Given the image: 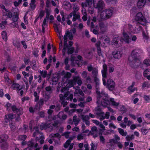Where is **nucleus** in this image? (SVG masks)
<instances>
[{"mask_svg": "<svg viewBox=\"0 0 150 150\" xmlns=\"http://www.w3.org/2000/svg\"><path fill=\"white\" fill-rule=\"evenodd\" d=\"M135 84V83L134 82H132V85L127 88V92L128 93L131 94L137 90L136 87L133 88Z\"/></svg>", "mask_w": 150, "mask_h": 150, "instance_id": "obj_18", "label": "nucleus"}, {"mask_svg": "<svg viewBox=\"0 0 150 150\" xmlns=\"http://www.w3.org/2000/svg\"><path fill=\"white\" fill-rule=\"evenodd\" d=\"M1 34L3 39L5 41H7V37L6 32L5 31H3L2 32Z\"/></svg>", "mask_w": 150, "mask_h": 150, "instance_id": "obj_36", "label": "nucleus"}, {"mask_svg": "<svg viewBox=\"0 0 150 150\" xmlns=\"http://www.w3.org/2000/svg\"><path fill=\"white\" fill-rule=\"evenodd\" d=\"M54 28L55 31L56 32L58 33V34L59 35V37L60 39L62 37V35L61 34L60 31L57 25H55L54 26Z\"/></svg>", "mask_w": 150, "mask_h": 150, "instance_id": "obj_32", "label": "nucleus"}, {"mask_svg": "<svg viewBox=\"0 0 150 150\" xmlns=\"http://www.w3.org/2000/svg\"><path fill=\"white\" fill-rule=\"evenodd\" d=\"M95 81L96 82V91L97 95V103L99 104L100 103L101 101L102 100V98H101L102 96H105L106 95L104 94L103 93H100L99 91V81Z\"/></svg>", "mask_w": 150, "mask_h": 150, "instance_id": "obj_9", "label": "nucleus"}, {"mask_svg": "<svg viewBox=\"0 0 150 150\" xmlns=\"http://www.w3.org/2000/svg\"><path fill=\"white\" fill-rule=\"evenodd\" d=\"M63 6L64 8L67 10H70L72 7L71 3L67 1H65L63 2Z\"/></svg>", "mask_w": 150, "mask_h": 150, "instance_id": "obj_19", "label": "nucleus"}, {"mask_svg": "<svg viewBox=\"0 0 150 150\" xmlns=\"http://www.w3.org/2000/svg\"><path fill=\"white\" fill-rule=\"evenodd\" d=\"M109 127L110 128H113L115 129L116 128V127L112 123H111L109 125Z\"/></svg>", "mask_w": 150, "mask_h": 150, "instance_id": "obj_61", "label": "nucleus"}, {"mask_svg": "<svg viewBox=\"0 0 150 150\" xmlns=\"http://www.w3.org/2000/svg\"><path fill=\"white\" fill-rule=\"evenodd\" d=\"M74 50V48L73 47H71L68 48V54H72Z\"/></svg>", "mask_w": 150, "mask_h": 150, "instance_id": "obj_47", "label": "nucleus"}, {"mask_svg": "<svg viewBox=\"0 0 150 150\" xmlns=\"http://www.w3.org/2000/svg\"><path fill=\"white\" fill-rule=\"evenodd\" d=\"M3 136L0 137V142L2 143L1 145V148L5 150L7 148L8 146L7 143L5 141V140L6 139V138L5 139H3Z\"/></svg>", "mask_w": 150, "mask_h": 150, "instance_id": "obj_16", "label": "nucleus"}, {"mask_svg": "<svg viewBox=\"0 0 150 150\" xmlns=\"http://www.w3.org/2000/svg\"><path fill=\"white\" fill-rule=\"evenodd\" d=\"M11 87L13 89H16L18 91L21 90L23 88L22 86H20L19 84L17 83H13L11 85Z\"/></svg>", "mask_w": 150, "mask_h": 150, "instance_id": "obj_21", "label": "nucleus"}, {"mask_svg": "<svg viewBox=\"0 0 150 150\" xmlns=\"http://www.w3.org/2000/svg\"><path fill=\"white\" fill-rule=\"evenodd\" d=\"M78 93L79 94L82 96H83L84 95L83 93L82 92V91L80 89L77 90L75 91V94Z\"/></svg>", "mask_w": 150, "mask_h": 150, "instance_id": "obj_54", "label": "nucleus"}, {"mask_svg": "<svg viewBox=\"0 0 150 150\" xmlns=\"http://www.w3.org/2000/svg\"><path fill=\"white\" fill-rule=\"evenodd\" d=\"M144 100L147 102H149L150 100V96L146 95H144Z\"/></svg>", "mask_w": 150, "mask_h": 150, "instance_id": "obj_53", "label": "nucleus"}, {"mask_svg": "<svg viewBox=\"0 0 150 150\" xmlns=\"http://www.w3.org/2000/svg\"><path fill=\"white\" fill-rule=\"evenodd\" d=\"M38 72L42 75L43 77L45 78L46 77L47 74L46 71H41L39 70Z\"/></svg>", "mask_w": 150, "mask_h": 150, "instance_id": "obj_39", "label": "nucleus"}, {"mask_svg": "<svg viewBox=\"0 0 150 150\" xmlns=\"http://www.w3.org/2000/svg\"><path fill=\"white\" fill-rule=\"evenodd\" d=\"M49 137L50 138L57 137L59 138L60 137V136L58 133H56V134L52 133L50 135Z\"/></svg>", "mask_w": 150, "mask_h": 150, "instance_id": "obj_37", "label": "nucleus"}, {"mask_svg": "<svg viewBox=\"0 0 150 150\" xmlns=\"http://www.w3.org/2000/svg\"><path fill=\"white\" fill-rule=\"evenodd\" d=\"M61 74L64 75V77L65 78H69L71 76V74L69 72H66L65 73L64 71L63 70L61 72Z\"/></svg>", "mask_w": 150, "mask_h": 150, "instance_id": "obj_25", "label": "nucleus"}, {"mask_svg": "<svg viewBox=\"0 0 150 150\" xmlns=\"http://www.w3.org/2000/svg\"><path fill=\"white\" fill-rule=\"evenodd\" d=\"M27 136L25 135H20L18 136V139L21 140V141H24L26 138Z\"/></svg>", "mask_w": 150, "mask_h": 150, "instance_id": "obj_51", "label": "nucleus"}, {"mask_svg": "<svg viewBox=\"0 0 150 150\" xmlns=\"http://www.w3.org/2000/svg\"><path fill=\"white\" fill-rule=\"evenodd\" d=\"M5 107L8 110H10L11 108L12 111L16 113L18 115H20L23 114V111L22 109L21 108H18L15 105L11 106V104L7 103L5 105Z\"/></svg>", "mask_w": 150, "mask_h": 150, "instance_id": "obj_8", "label": "nucleus"}, {"mask_svg": "<svg viewBox=\"0 0 150 150\" xmlns=\"http://www.w3.org/2000/svg\"><path fill=\"white\" fill-rule=\"evenodd\" d=\"M135 19L136 20L140 22H146L145 18L143 16L142 13L141 12L138 13L137 14L135 17Z\"/></svg>", "mask_w": 150, "mask_h": 150, "instance_id": "obj_15", "label": "nucleus"}, {"mask_svg": "<svg viewBox=\"0 0 150 150\" xmlns=\"http://www.w3.org/2000/svg\"><path fill=\"white\" fill-rule=\"evenodd\" d=\"M138 49H136L132 50L131 55L128 58V62L130 64L134 63L136 61L139 60L138 57L139 56Z\"/></svg>", "mask_w": 150, "mask_h": 150, "instance_id": "obj_6", "label": "nucleus"}, {"mask_svg": "<svg viewBox=\"0 0 150 150\" xmlns=\"http://www.w3.org/2000/svg\"><path fill=\"white\" fill-rule=\"evenodd\" d=\"M13 118V115L12 114H9L6 115L5 121L7 122L9 120Z\"/></svg>", "mask_w": 150, "mask_h": 150, "instance_id": "obj_28", "label": "nucleus"}, {"mask_svg": "<svg viewBox=\"0 0 150 150\" xmlns=\"http://www.w3.org/2000/svg\"><path fill=\"white\" fill-rule=\"evenodd\" d=\"M93 6L98 9L99 11H101L105 6L104 3L102 0H86L85 2L81 3V6L83 8L88 7V12L90 14H93L94 11V9L92 8Z\"/></svg>", "mask_w": 150, "mask_h": 150, "instance_id": "obj_1", "label": "nucleus"}, {"mask_svg": "<svg viewBox=\"0 0 150 150\" xmlns=\"http://www.w3.org/2000/svg\"><path fill=\"white\" fill-rule=\"evenodd\" d=\"M113 11L110 9H107L104 10L101 12H99L98 16L100 19L106 20L110 18L112 15Z\"/></svg>", "mask_w": 150, "mask_h": 150, "instance_id": "obj_4", "label": "nucleus"}, {"mask_svg": "<svg viewBox=\"0 0 150 150\" xmlns=\"http://www.w3.org/2000/svg\"><path fill=\"white\" fill-rule=\"evenodd\" d=\"M124 39L122 40L126 43H129V38L126 33L124 32L123 33Z\"/></svg>", "mask_w": 150, "mask_h": 150, "instance_id": "obj_22", "label": "nucleus"}, {"mask_svg": "<svg viewBox=\"0 0 150 150\" xmlns=\"http://www.w3.org/2000/svg\"><path fill=\"white\" fill-rule=\"evenodd\" d=\"M88 69L89 71H92L93 77L94 78V81H99V79L98 78V70L96 68H93L91 65L88 66Z\"/></svg>", "mask_w": 150, "mask_h": 150, "instance_id": "obj_10", "label": "nucleus"}, {"mask_svg": "<svg viewBox=\"0 0 150 150\" xmlns=\"http://www.w3.org/2000/svg\"><path fill=\"white\" fill-rule=\"evenodd\" d=\"M102 40V38H100L98 41H97L95 44V46L97 48H100L101 44V41Z\"/></svg>", "mask_w": 150, "mask_h": 150, "instance_id": "obj_44", "label": "nucleus"}, {"mask_svg": "<svg viewBox=\"0 0 150 150\" xmlns=\"http://www.w3.org/2000/svg\"><path fill=\"white\" fill-rule=\"evenodd\" d=\"M45 12L43 10H41L40 11V14L39 16H38L37 18H40L41 19V18L43 17L44 15Z\"/></svg>", "mask_w": 150, "mask_h": 150, "instance_id": "obj_49", "label": "nucleus"}, {"mask_svg": "<svg viewBox=\"0 0 150 150\" xmlns=\"http://www.w3.org/2000/svg\"><path fill=\"white\" fill-rule=\"evenodd\" d=\"M101 114H102V115L99 118V119L100 121H102L103 120L106 119L105 115H104V112H101Z\"/></svg>", "mask_w": 150, "mask_h": 150, "instance_id": "obj_58", "label": "nucleus"}, {"mask_svg": "<svg viewBox=\"0 0 150 150\" xmlns=\"http://www.w3.org/2000/svg\"><path fill=\"white\" fill-rule=\"evenodd\" d=\"M129 28L130 30L134 33H138L141 29V28L138 25H132L131 24H128Z\"/></svg>", "mask_w": 150, "mask_h": 150, "instance_id": "obj_13", "label": "nucleus"}, {"mask_svg": "<svg viewBox=\"0 0 150 150\" xmlns=\"http://www.w3.org/2000/svg\"><path fill=\"white\" fill-rule=\"evenodd\" d=\"M145 0H139L137 6L139 8H142L144 5Z\"/></svg>", "mask_w": 150, "mask_h": 150, "instance_id": "obj_23", "label": "nucleus"}, {"mask_svg": "<svg viewBox=\"0 0 150 150\" xmlns=\"http://www.w3.org/2000/svg\"><path fill=\"white\" fill-rule=\"evenodd\" d=\"M53 146H51L48 149V147L46 145H45L43 147V150H53Z\"/></svg>", "mask_w": 150, "mask_h": 150, "instance_id": "obj_45", "label": "nucleus"}, {"mask_svg": "<svg viewBox=\"0 0 150 150\" xmlns=\"http://www.w3.org/2000/svg\"><path fill=\"white\" fill-rule=\"evenodd\" d=\"M99 25L101 32L104 33L107 30L106 25H105L103 23L100 22L99 23Z\"/></svg>", "mask_w": 150, "mask_h": 150, "instance_id": "obj_20", "label": "nucleus"}, {"mask_svg": "<svg viewBox=\"0 0 150 150\" xmlns=\"http://www.w3.org/2000/svg\"><path fill=\"white\" fill-rule=\"evenodd\" d=\"M123 41L122 39L120 37H115L112 41V45L117 47H118L122 45Z\"/></svg>", "mask_w": 150, "mask_h": 150, "instance_id": "obj_12", "label": "nucleus"}, {"mask_svg": "<svg viewBox=\"0 0 150 150\" xmlns=\"http://www.w3.org/2000/svg\"><path fill=\"white\" fill-rule=\"evenodd\" d=\"M46 11L47 13L46 18H48L51 12V11L50 9H47L46 10Z\"/></svg>", "mask_w": 150, "mask_h": 150, "instance_id": "obj_62", "label": "nucleus"}, {"mask_svg": "<svg viewBox=\"0 0 150 150\" xmlns=\"http://www.w3.org/2000/svg\"><path fill=\"white\" fill-rule=\"evenodd\" d=\"M58 123L59 122L57 121L54 122L53 124L50 123L49 122H48L46 123H42L40 125V129L41 130H43V129H46L47 128L50 127H52V126L56 127L57 126Z\"/></svg>", "mask_w": 150, "mask_h": 150, "instance_id": "obj_11", "label": "nucleus"}, {"mask_svg": "<svg viewBox=\"0 0 150 150\" xmlns=\"http://www.w3.org/2000/svg\"><path fill=\"white\" fill-rule=\"evenodd\" d=\"M33 135L34 137H36V139L37 140L41 139L40 143L41 144H42L44 143V137L43 135H42L38 130H36V132L34 133Z\"/></svg>", "mask_w": 150, "mask_h": 150, "instance_id": "obj_14", "label": "nucleus"}, {"mask_svg": "<svg viewBox=\"0 0 150 150\" xmlns=\"http://www.w3.org/2000/svg\"><path fill=\"white\" fill-rule=\"evenodd\" d=\"M77 83L79 86H81L82 84V81L81 78L79 75L78 76H73L72 79L69 80V81L68 86L69 87H71L74 86Z\"/></svg>", "mask_w": 150, "mask_h": 150, "instance_id": "obj_5", "label": "nucleus"}, {"mask_svg": "<svg viewBox=\"0 0 150 150\" xmlns=\"http://www.w3.org/2000/svg\"><path fill=\"white\" fill-rule=\"evenodd\" d=\"M18 15L17 14L14 15L12 18L13 21L15 22H18Z\"/></svg>", "mask_w": 150, "mask_h": 150, "instance_id": "obj_43", "label": "nucleus"}, {"mask_svg": "<svg viewBox=\"0 0 150 150\" xmlns=\"http://www.w3.org/2000/svg\"><path fill=\"white\" fill-rule=\"evenodd\" d=\"M73 95L72 94H70L69 92V94H68V96L67 97V98H66V99L68 100H71L73 98Z\"/></svg>", "mask_w": 150, "mask_h": 150, "instance_id": "obj_57", "label": "nucleus"}, {"mask_svg": "<svg viewBox=\"0 0 150 150\" xmlns=\"http://www.w3.org/2000/svg\"><path fill=\"white\" fill-rule=\"evenodd\" d=\"M117 130L120 134L122 136H125L127 135V132H124V130L121 128H118Z\"/></svg>", "mask_w": 150, "mask_h": 150, "instance_id": "obj_31", "label": "nucleus"}, {"mask_svg": "<svg viewBox=\"0 0 150 150\" xmlns=\"http://www.w3.org/2000/svg\"><path fill=\"white\" fill-rule=\"evenodd\" d=\"M69 94V92H67L65 94L64 96L62 94L59 95V97L60 100H63L64 99L66 98H67L68 96V94Z\"/></svg>", "mask_w": 150, "mask_h": 150, "instance_id": "obj_33", "label": "nucleus"}, {"mask_svg": "<svg viewBox=\"0 0 150 150\" xmlns=\"http://www.w3.org/2000/svg\"><path fill=\"white\" fill-rule=\"evenodd\" d=\"M79 117L81 118L83 122L88 120L89 119V117L87 115H83L82 113L80 114V115H79Z\"/></svg>", "mask_w": 150, "mask_h": 150, "instance_id": "obj_24", "label": "nucleus"}, {"mask_svg": "<svg viewBox=\"0 0 150 150\" xmlns=\"http://www.w3.org/2000/svg\"><path fill=\"white\" fill-rule=\"evenodd\" d=\"M143 63L147 66H149L150 65V59H145Z\"/></svg>", "mask_w": 150, "mask_h": 150, "instance_id": "obj_50", "label": "nucleus"}, {"mask_svg": "<svg viewBox=\"0 0 150 150\" xmlns=\"http://www.w3.org/2000/svg\"><path fill=\"white\" fill-rule=\"evenodd\" d=\"M81 76L83 78H85L87 77V73L86 71H83L81 74Z\"/></svg>", "mask_w": 150, "mask_h": 150, "instance_id": "obj_59", "label": "nucleus"}, {"mask_svg": "<svg viewBox=\"0 0 150 150\" xmlns=\"http://www.w3.org/2000/svg\"><path fill=\"white\" fill-rule=\"evenodd\" d=\"M149 130L144 128H142L141 129V132L144 135H145L149 132Z\"/></svg>", "mask_w": 150, "mask_h": 150, "instance_id": "obj_48", "label": "nucleus"}, {"mask_svg": "<svg viewBox=\"0 0 150 150\" xmlns=\"http://www.w3.org/2000/svg\"><path fill=\"white\" fill-rule=\"evenodd\" d=\"M134 135H132L131 136H129L128 135L126 137V139L127 141L131 140L132 139H134Z\"/></svg>", "mask_w": 150, "mask_h": 150, "instance_id": "obj_55", "label": "nucleus"}, {"mask_svg": "<svg viewBox=\"0 0 150 150\" xmlns=\"http://www.w3.org/2000/svg\"><path fill=\"white\" fill-rule=\"evenodd\" d=\"M73 38V35L72 33L69 31H67L65 35L64 36V47L62 50V54L63 56H64L65 53V50L66 48L68 47L67 44V41L69 39L72 40Z\"/></svg>", "mask_w": 150, "mask_h": 150, "instance_id": "obj_7", "label": "nucleus"}, {"mask_svg": "<svg viewBox=\"0 0 150 150\" xmlns=\"http://www.w3.org/2000/svg\"><path fill=\"white\" fill-rule=\"evenodd\" d=\"M86 136V135L85 134L83 133H81L78 135L77 139L78 140H81L83 139Z\"/></svg>", "mask_w": 150, "mask_h": 150, "instance_id": "obj_38", "label": "nucleus"}, {"mask_svg": "<svg viewBox=\"0 0 150 150\" xmlns=\"http://www.w3.org/2000/svg\"><path fill=\"white\" fill-rule=\"evenodd\" d=\"M107 70V66L105 64L103 65V69L102 70V74L103 77V85L106 86L107 88L110 91L114 89L115 86V84L114 81L111 79H109L107 80V83L105 79L106 77V72Z\"/></svg>", "mask_w": 150, "mask_h": 150, "instance_id": "obj_2", "label": "nucleus"}, {"mask_svg": "<svg viewBox=\"0 0 150 150\" xmlns=\"http://www.w3.org/2000/svg\"><path fill=\"white\" fill-rule=\"evenodd\" d=\"M80 18L79 13H75L74 15V16L72 18V21H75L77 20H79Z\"/></svg>", "mask_w": 150, "mask_h": 150, "instance_id": "obj_27", "label": "nucleus"}, {"mask_svg": "<svg viewBox=\"0 0 150 150\" xmlns=\"http://www.w3.org/2000/svg\"><path fill=\"white\" fill-rule=\"evenodd\" d=\"M116 144H117V146L120 148L121 149L122 148L123 145L120 142H116Z\"/></svg>", "mask_w": 150, "mask_h": 150, "instance_id": "obj_64", "label": "nucleus"}, {"mask_svg": "<svg viewBox=\"0 0 150 150\" xmlns=\"http://www.w3.org/2000/svg\"><path fill=\"white\" fill-rule=\"evenodd\" d=\"M73 122H74V125L75 126H77L79 122V119L77 118V116L74 115L73 118Z\"/></svg>", "mask_w": 150, "mask_h": 150, "instance_id": "obj_30", "label": "nucleus"}, {"mask_svg": "<svg viewBox=\"0 0 150 150\" xmlns=\"http://www.w3.org/2000/svg\"><path fill=\"white\" fill-rule=\"evenodd\" d=\"M150 74V70L149 69H147L144 70L143 72V75L144 76H146L148 74Z\"/></svg>", "mask_w": 150, "mask_h": 150, "instance_id": "obj_46", "label": "nucleus"}, {"mask_svg": "<svg viewBox=\"0 0 150 150\" xmlns=\"http://www.w3.org/2000/svg\"><path fill=\"white\" fill-rule=\"evenodd\" d=\"M114 58L115 59H119L122 56V53L120 51H114L112 53Z\"/></svg>", "mask_w": 150, "mask_h": 150, "instance_id": "obj_17", "label": "nucleus"}, {"mask_svg": "<svg viewBox=\"0 0 150 150\" xmlns=\"http://www.w3.org/2000/svg\"><path fill=\"white\" fill-rule=\"evenodd\" d=\"M45 88L47 91L49 92L50 93H51L52 91V89L50 86L46 87Z\"/></svg>", "mask_w": 150, "mask_h": 150, "instance_id": "obj_60", "label": "nucleus"}, {"mask_svg": "<svg viewBox=\"0 0 150 150\" xmlns=\"http://www.w3.org/2000/svg\"><path fill=\"white\" fill-rule=\"evenodd\" d=\"M3 8H4L5 11H6L7 12L6 13L7 15L10 18H11L12 16V13L10 12H8L7 11V10L5 8L4 6H3Z\"/></svg>", "mask_w": 150, "mask_h": 150, "instance_id": "obj_56", "label": "nucleus"}, {"mask_svg": "<svg viewBox=\"0 0 150 150\" xmlns=\"http://www.w3.org/2000/svg\"><path fill=\"white\" fill-rule=\"evenodd\" d=\"M114 137L115 138V140L116 142H118V141H119L120 140V137L117 135H115Z\"/></svg>", "mask_w": 150, "mask_h": 150, "instance_id": "obj_63", "label": "nucleus"}, {"mask_svg": "<svg viewBox=\"0 0 150 150\" xmlns=\"http://www.w3.org/2000/svg\"><path fill=\"white\" fill-rule=\"evenodd\" d=\"M103 41V47L106 46L110 42L109 39L108 38L103 39V41Z\"/></svg>", "mask_w": 150, "mask_h": 150, "instance_id": "obj_35", "label": "nucleus"}, {"mask_svg": "<svg viewBox=\"0 0 150 150\" xmlns=\"http://www.w3.org/2000/svg\"><path fill=\"white\" fill-rule=\"evenodd\" d=\"M18 23V22H13L10 24V26L13 28H18L19 26Z\"/></svg>", "mask_w": 150, "mask_h": 150, "instance_id": "obj_40", "label": "nucleus"}, {"mask_svg": "<svg viewBox=\"0 0 150 150\" xmlns=\"http://www.w3.org/2000/svg\"><path fill=\"white\" fill-rule=\"evenodd\" d=\"M119 103L116 102L114 98H110L109 100L106 95L105 96V98H102V100L101 101L100 103L99 104L104 107L106 106L108 104L117 107L119 105Z\"/></svg>", "mask_w": 150, "mask_h": 150, "instance_id": "obj_3", "label": "nucleus"}, {"mask_svg": "<svg viewBox=\"0 0 150 150\" xmlns=\"http://www.w3.org/2000/svg\"><path fill=\"white\" fill-rule=\"evenodd\" d=\"M93 54L92 52H89L85 55L86 57L88 59H91L92 58Z\"/></svg>", "mask_w": 150, "mask_h": 150, "instance_id": "obj_42", "label": "nucleus"}, {"mask_svg": "<svg viewBox=\"0 0 150 150\" xmlns=\"http://www.w3.org/2000/svg\"><path fill=\"white\" fill-rule=\"evenodd\" d=\"M35 0H31V3L30 4V6L32 10H33L36 7L35 4Z\"/></svg>", "mask_w": 150, "mask_h": 150, "instance_id": "obj_29", "label": "nucleus"}, {"mask_svg": "<svg viewBox=\"0 0 150 150\" xmlns=\"http://www.w3.org/2000/svg\"><path fill=\"white\" fill-rule=\"evenodd\" d=\"M73 11L75 13H76V12L79 9V6L78 5H76L75 4H73Z\"/></svg>", "mask_w": 150, "mask_h": 150, "instance_id": "obj_41", "label": "nucleus"}, {"mask_svg": "<svg viewBox=\"0 0 150 150\" xmlns=\"http://www.w3.org/2000/svg\"><path fill=\"white\" fill-rule=\"evenodd\" d=\"M58 117L60 118H62L63 120L66 119L67 116L66 115L63 114V112H60L59 113Z\"/></svg>", "mask_w": 150, "mask_h": 150, "instance_id": "obj_34", "label": "nucleus"}, {"mask_svg": "<svg viewBox=\"0 0 150 150\" xmlns=\"http://www.w3.org/2000/svg\"><path fill=\"white\" fill-rule=\"evenodd\" d=\"M142 35L143 38L144 39L147 40L148 39L149 36L148 35L147 33H145L143 31Z\"/></svg>", "mask_w": 150, "mask_h": 150, "instance_id": "obj_52", "label": "nucleus"}, {"mask_svg": "<svg viewBox=\"0 0 150 150\" xmlns=\"http://www.w3.org/2000/svg\"><path fill=\"white\" fill-rule=\"evenodd\" d=\"M74 138V137H71L67 140L64 144V146L65 148H67L68 147L71 143V140H72Z\"/></svg>", "mask_w": 150, "mask_h": 150, "instance_id": "obj_26", "label": "nucleus"}]
</instances>
